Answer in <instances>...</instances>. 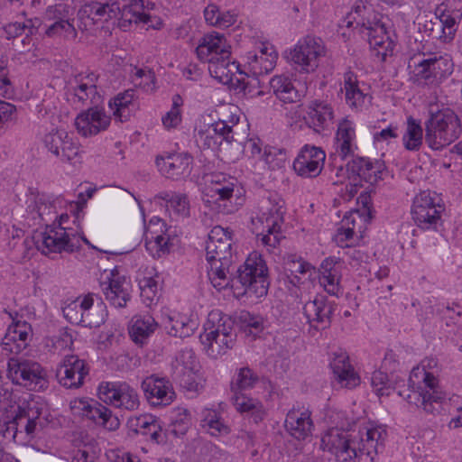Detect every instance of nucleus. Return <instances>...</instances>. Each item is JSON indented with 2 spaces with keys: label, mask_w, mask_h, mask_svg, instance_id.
Instances as JSON below:
<instances>
[{
  "label": "nucleus",
  "mask_w": 462,
  "mask_h": 462,
  "mask_svg": "<svg viewBox=\"0 0 462 462\" xmlns=\"http://www.w3.org/2000/svg\"><path fill=\"white\" fill-rule=\"evenodd\" d=\"M196 320L186 316H169L165 323V329L170 336L185 338L190 337L197 329Z\"/></svg>",
  "instance_id": "obj_40"
},
{
  "label": "nucleus",
  "mask_w": 462,
  "mask_h": 462,
  "mask_svg": "<svg viewBox=\"0 0 462 462\" xmlns=\"http://www.w3.org/2000/svg\"><path fill=\"white\" fill-rule=\"evenodd\" d=\"M325 49L319 38L307 36L298 42L293 49L285 53V58L298 71L311 73L319 67V58Z\"/></svg>",
  "instance_id": "obj_5"
},
{
  "label": "nucleus",
  "mask_w": 462,
  "mask_h": 462,
  "mask_svg": "<svg viewBox=\"0 0 462 462\" xmlns=\"http://www.w3.org/2000/svg\"><path fill=\"white\" fill-rule=\"evenodd\" d=\"M193 158L189 153H169L156 157L159 171L168 179L180 180L189 176Z\"/></svg>",
  "instance_id": "obj_19"
},
{
  "label": "nucleus",
  "mask_w": 462,
  "mask_h": 462,
  "mask_svg": "<svg viewBox=\"0 0 462 462\" xmlns=\"http://www.w3.org/2000/svg\"><path fill=\"white\" fill-rule=\"evenodd\" d=\"M208 127L215 135H218L220 137L219 139L222 144L224 142L226 143H243L242 137L238 135L239 126L237 124L230 125L226 121L219 120L213 123Z\"/></svg>",
  "instance_id": "obj_47"
},
{
  "label": "nucleus",
  "mask_w": 462,
  "mask_h": 462,
  "mask_svg": "<svg viewBox=\"0 0 462 462\" xmlns=\"http://www.w3.org/2000/svg\"><path fill=\"white\" fill-rule=\"evenodd\" d=\"M265 52L262 51L261 54H254L253 60L250 63L254 73H268L273 70L275 66L277 53L274 51H270L268 56H264Z\"/></svg>",
  "instance_id": "obj_54"
},
{
  "label": "nucleus",
  "mask_w": 462,
  "mask_h": 462,
  "mask_svg": "<svg viewBox=\"0 0 462 462\" xmlns=\"http://www.w3.org/2000/svg\"><path fill=\"white\" fill-rule=\"evenodd\" d=\"M141 387L152 406L169 405L175 398L172 384L166 377L152 374L143 380Z\"/></svg>",
  "instance_id": "obj_18"
},
{
  "label": "nucleus",
  "mask_w": 462,
  "mask_h": 462,
  "mask_svg": "<svg viewBox=\"0 0 462 462\" xmlns=\"http://www.w3.org/2000/svg\"><path fill=\"white\" fill-rule=\"evenodd\" d=\"M40 416V411L38 408L32 407L30 404H26L23 406L19 405L17 407V411H15V415L13 418V420L10 423L13 425V428L17 430V426L22 423L23 420H26V424L24 426L25 432L30 435L32 434L36 428V420Z\"/></svg>",
  "instance_id": "obj_44"
},
{
  "label": "nucleus",
  "mask_w": 462,
  "mask_h": 462,
  "mask_svg": "<svg viewBox=\"0 0 462 462\" xmlns=\"http://www.w3.org/2000/svg\"><path fill=\"white\" fill-rule=\"evenodd\" d=\"M325 152L318 146L304 145L293 162V170L303 178L319 176L324 167Z\"/></svg>",
  "instance_id": "obj_14"
},
{
  "label": "nucleus",
  "mask_w": 462,
  "mask_h": 462,
  "mask_svg": "<svg viewBox=\"0 0 462 462\" xmlns=\"http://www.w3.org/2000/svg\"><path fill=\"white\" fill-rule=\"evenodd\" d=\"M336 306L335 301L327 296L317 295L304 304L303 312L311 327L318 330L325 329L331 324Z\"/></svg>",
  "instance_id": "obj_15"
},
{
  "label": "nucleus",
  "mask_w": 462,
  "mask_h": 462,
  "mask_svg": "<svg viewBox=\"0 0 462 462\" xmlns=\"http://www.w3.org/2000/svg\"><path fill=\"white\" fill-rule=\"evenodd\" d=\"M165 226V223L160 219H152L147 227L145 236V247L153 257H161L162 254L169 253V236L162 232V228Z\"/></svg>",
  "instance_id": "obj_28"
},
{
  "label": "nucleus",
  "mask_w": 462,
  "mask_h": 462,
  "mask_svg": "<svg viewBox=\"0 0 462 462\" xmlns=\"http://www.w3.org/2000/svg\"><path fill=\"white\" fill-rule=\"evenodd\" d=\"M129 428L137 434L150 436L151 440L157 444L165 441L162 433V427L151 415H141L129 420Z\"/></svg>",
  "instance_id": "obj_33"
},
{
  "label": "nucleus",
  "mask_w": 462,
  "mask_h": 462,
  "mask_svg": "<svg viewBox=\"0 0 462 462\" xmlns=\"http://www.w3.org/2000/svg\"><path fill=\"white\" fill-rule=\"evenodd\" d=\"M79 14L91 17L93 20L97 18L107 21L119 16L120 5L112 0L106 3L89 1L82 5L79 10Z\"/></svg>",
  "instance_id": "obj_34"
},
{
  "label": "nucleus",
  "mask_w": 462,
  "mask_h": 462,
  "mask_svg": "<svg viewBox=\"0 0 462 462\" xmlns=\"http://www.w3.org/2000/svg\"><path fill=\"white\" fill-rule=\"evenodd\" d=\"M124 2L125 4L120 6V27L125 29L133 23H146L149 21L150 15L146 13L149 7L144 6L143 0H124Z\"/></svg>",
  "instance_id": "obj_30"
},
{
  "label": "nucleus",
  "mask_w": 462,
  "mask_h": 462,
  "mask_svg": "<svg viewBox=\"0 0 462 462\" xmlns=\"http://www.w3.org/2000/svg\"><path fill=\"white\" fill-rule=\"evenodd\" d=\"M371 383L378 395L390 394V383L388 374L383 371H374L371 377Z\"/></svg>",
  "instance_id": "obj_59"
},
{
  "label": "nucleus",
  "mask_w": 462,
  "mask_h": 462,
  "mask_svg": "<svg viewBox=\"0 0 462 462\" xmlns=\"http://www.w3.org/2000/svg\"><path fill=\"white\" fill-rule=\"evenodd\" d=\"M134 98V90L128 89L124 93H119L113 100L109 102V106L113 110V115L121 122L128 119L130 116L129 106L132 105Z\"/></svg>",
  "instance_id": "obj_48"
},
{
  "label": "nucleus",
  "mask_w": 462,
  "mask_h": 462,
  "mask_svg": "<svg viewBox=\"0 0 462 462\" xmlns=\"http://www.w3.org/2000/svg\"><path fill=\"white\" fill-rule=\"evenodd\" d=\"M98 397L108 405L127 411H134L140 404L137 392L125 383H101Z\"/></svg>",
  "instance_id": "obj_7"
},
{
  "label": "nucleus",
  "mask_w": 462,
  "mask_h": 462,
  "mask_svg": "<svg viewBox=\"0 0 462 462\" xmlns=\"http://www.w3.org/2000/svg\"><path fill=\"white\" fill-rule=\"evenodd\" d=\"M346 353L335 354L330 366L338 382L347 388H353L359 384L360 379L354 368L349 364Z\"/></svg>",
  "instance_id": "obj_29"
},
{
  "label": "nucleus",
  "mask_w": 462,
  "mask_h": 462,
  "mask_svg": "<svg viewBox=\"0 0 462 462\" xmlns=\"http://www.w3.org/2000/svg\"><path fill=\"white\" fill-rule=\"evenodd\" d=\"M423 140V129L417 120L410 116L407 119L406 131L402 136L403 145L408 151H419Z\"/></svg>",
  "instance_id": "obj_45"
},
{
  "label": "nucleus",
  "mask_w": 462,
  "mask_h": 462,
  "mask_svg": "<svg viewBox=\"0 0 462 462\" xmlns=\"http://www.w3.org/2000/svg\"><path fill=\"white\" fill-rule=\"evenodd\" d=\"M236 69H238L236 63L230 61V56L225 57V55H221L217 60L208 65L210 75L223 84L232 80V75Z\"/></svg>",
  "instance_id": "obj_41"
},
{
  "label": "nucleus",
  "mask_w": 462,
  "mask_h": 462,
  "mask_svg": "<svg viewBox=\"0 0 462 462\" xmlns=\"http://www.w3.org/2000/svg\"><path fill=\"white\" fill-rule=\"evenodd\" d=\"M413 64V73L418 79H424L431 83L436 79L447 77L452 71L450 60L442 56L430 55L413 57L411 60Z\"/></svg>",
  "instance_id": "obj_12"
},
{
  "label": "nucleus",
  "mask_w": 462,
  "mask_h": 462,
  "mask_svg": "<svg viewBox=\"0 0 462 462\" xmlns=\"http://www.w3.org/2000/svg\"><path fill=\"white\" fill-rule=\"evenodd\" d=\"M258 376L248 367L241 368L234 382L231 383L232 392H243L253 388L257 383Z\"/></svg>",
  "instance_id": "obj_53"
},
{
  "label": "nucleus",
  "mask_w": 462,
  "mask_h": 462,
  "mask_svg": "<svg viewBox=\"0 0 462 462\" xmlns=\"http://www.w3.org/2000/svg\"><path fill=\"white\" fill-rule=\"evenodd\" d=\"M424 125L425 142L430 149L436 151L454 143L462 133L460 118L449 108L430 113Z\"/></svg>",
  "instance_id": "obj_2"
},
{
  "label": "nucleus",
  "mask_w": 462,
  "mask_h": 462,
  "mask_svg": "<svg viewBox=\"0 0 462 462\" xmlns=\"http://www.w3.org/2000/svg\"><path fill=\"white\" fill-rule=\"evenodd\" d=\"M462 14L459 11L453 12L452 14H443L440 17L442 23V32L446 39L451 40L456 32L457 20H460Z\"/></svg>",
  "instance_id": "obj_61"
},
{
  "label": "nucleus",
  "mask_w": 462,
  "mask_h": 462,
  "mask_svg": "<svg viewBox=\"0 0 462 462\" xmlns=\"http://www.w3.org/2000/svg\"><path fill=\"white\" fill-rule=\"evenodd\" d=\"M182 357L190 359L189 365H185L184 372L180 379V385L189 392H199L202 388L199 376L194 372L196 368V357L191 350L183 352Z\"/></svg>",
  "instance_id": "obj_43"
},
{
  "label": "nucleus",
  "mask_w": 462,
  "mask_h": 462,
  "mask_svg": "<svg viewBox=\"0 0 462 462\" xmlns=\"http://www.w3.org/2000/svg\"><path fill=\"white\" fill-rule=\"evenodd\" d=\"M84 303H87V305L83 310L82 326L86 328L100 327L107 316L104 303L99 301L95 304L93 294L91 293L84 297Z\"/></svg>",
  "instance_id": "obj_37"
},
{
  "label": "nucleus",
  "mask_w": 462,
  "mask_h": 462,
  "mask_svg": "<svg viewBox=\"0 0 462 462\" xmlns=\"http://www.w3.org/2000/svg\"><path fill=\"white\" fill-rule=\"evenodd\" d=\"M344 88L347 104L351 107H361L366 96L360 90L357 77L354 72L349 70L344 74Z\"/></svg>",
  "instance_id": "obj_42"
},
{
  "label": "nucleus",
  "mask_w": 462,
  "mask_h": 462,
  "mask_svg": "<svg viewBox=\"0 0 462 462\" xmlns=\"http://www.w3.org/2000/svg\"><path fill=\"white\" fill-rule=\"evenodd\" d=\"M75 126L79 134L84 137L93 136L98 134V129L97 125H95L94 120L90 119L88 109L78 115L75 119Z\"/></svg>",
  "instance_id": "obj_56"
},
{
  "label": "nucleus",
  "mask_w": 462,
  "mask_h": 462,
  "mask_svg": "<svg viewBox=\"0 0 462 462\" xmlns=\"http://www.w3.org/2000/svg\"><path fill=\"white\" fill-rule=\"evenodd\" d=\"M198 58L208 64L217 60L221 55L229 57L231 54L230 46L223 34L212 32L205 34L196 48Z\"/></svg>",
  "instance_id": "obj_21"
},
{
  "label": "nucleus",
  "mask_w": 462,
  "mask_h": 462,
  "mask_svg": "<svg viewBox=\"0 0 462 462\" xmlns=\"http://www.w3.org/2000/svg\"><path fill=\"white\" fill-rule=\"evenodd\" d=\"M26 213L35 224L49 222L57 218V204L60 199L53 196L30 188L25 196Z\"/></svg>",
  "instance_id": "obj_10"
},
{
  "label": "nucleus",
  "mask_w": 462,
  "mask_h": 462,
  "mask_svg": "<svg viewBox=\"0 0 462 462\" xmlns=\"http://www.w3.org/2000/svg\"><path fill=\"white\" fill-rule=\"evenodd\" d=\"M182 105V98L180 95H174L172 97V107L162 117V124L165 127H176L181 121L180 106Z\"/></svg>",
  "instance_id": "obj_57"
},
{
  "label": "nucleus",
  "mask_w": 462,
  "mask_h": 462,
  "mask_svg": "<svg viewBox=\"0 0 462 462\" xmlns=\"http://www.w3.org/2000/svg\"><path fill=\"white\" fill-rule=\"evenodd\" d=\"M334 455L337 462H356L355 459L359 456L356 446V439L346 444V448L336 451Z\"/></svg>",
  "instance_id": "obj_64"
},
{
  "label": "nucleus",
  "mask_w": 462,
  "mask_h": 462,
  "mask_svg": "<svg viewBox=\"0 0 462 462\" xmlns=\"http://www.w3.org/2000/svg\"><path fill=\"white\" fill-rule=\"evenodd\" d=\"M442 207L434 201L430 192L419 193L411 208L412 219L422 229H435L440 219Z\"/></svg>",
  "instance_id": "obj_13"
},
{
  "label": "nucleus",
  "mask_w": 462,
  "mask_h": 462,
  "mask_svg": "<svg viewBox=\"0 0 462 462\" xmlns=\"http://www.w3.org/2000/svg\"><path fill=\"white\" fill-rule=\"evenodd\" d=\"M199 339L207 354L212 358L226 354L232 349L236 341V333L231 319L221 318L217 325L205 328Z\"/></svg>",
  "instance_id": "obj_4"
},
{
  "label": "nucleus",
  "mask_w": 462,
  "mask_h": 462,
  "mask_svg": "<svg viewBox=\"0 0 462 462\" xmlns=\"http://www.w3.org/2000/svg\"><path fill=\"white\" fill-rule=\"evenodd\" d=\"M139 287L141 291L140 295L144 304L151 306L158 300L159 285L154 278L143 277L139 282Z\"/></svg>",
  "instance_id": "obj_52"
},
{
  "label": "nucleus",
  "mask_w": 462,
  "mask_h": 462,
  "mask_svg": "<svg viewBox=\"0 0 462 462\" xmlns=\"http://www.w3.org/2000/svg\"><path fill=\"white\" fill-rule=\"evenodd\" d=\"M190 426V414L187 409H178L175 416L172 418L171 422L164 432V436H173L179 438L188 431Z\"/></svg>",
  "instance_id": "obj_50"
},
{
  "label": "nucleus",
  "mask_w": 462,
  "mask_h": 462,
  "mask_svg": "<svg viewBox=\"0 0 462 462\" xmlns=\"http://www.w3.org/2000/svg\"><path fill=\"white\" fill-rule=\"evenodd\" d=\"M319 282L330 294L336 295L339 290V278L332 260L326 259L321 263V275Z\"/></svg>",
  "instance_id": "obj_49"
},
{
  "label": "nucleus",
  "mask_w": 462,
  "mask_h": 462,
  "mask_svg": "<svg viewBox=\"0 0 462 462\" xmlns=\"http://www.w3.org/2000/svg\"><path fill=\"white\" fill-rule=\"evenodd\" d=\"M385 437L386 430L381 426L367 429L359 440H356L359 456L365 455L374 462V457L383 450Z\"/></svg>",
  "instance_id": "obj_27"
},
{
  "label": "nucleus",
  "mask_w": 462,
  "mask_h": 462,
  "mask_svg": "<svg viewBox=\"0 0 462 462\" xmlns=\"http://www.w3.org/2000/svg\"><path fill=\"white\" fill-rule=\"evenodd\" d=\"M206 259L209 263L208 277L218 291L241 284L242 294L262 298L267 294L268 268L262 255L256 252L249 254L243 265L233 275L232 233L228 228L214 226L206 242Z\"/></svg>",
  "instance_id": "obj_1"
},
{
  "label": "nucleus",
  "mask_w": 462,
  "mask_h": 462,
  "mask_svg": "<svg viewBox=\"0 0 462 462\" xmlns=\"http://www.w3.org/2000/svg\"><path fill=\"white\" fill-rule=\"evenodd\" d=\"M283 215L282 204L266 200L261 206L259 212L251 217L252 232L261 236L263 245L274 248L279 244Z\"/></svg>",
  "instance_id": "obj_3"
},
{
  "label": "nucleus",
  "mask_w": 462,
  "mask_h": 462,
  "mask_svg": "<svg viewBox=\"0 0 462 462\" xmlns=\"http://www.w3.org/2000/svg\"><path fill=\"white\" fill-rule=\"evenodd\" d=\"M43 143L48 151L62 162L71 164L81 163L82 151L79 144L74 142L65 130H51L44 136Z\"/></svg>",
  "instance_id": "obj_9"
},
{
  "label": "nucleus",
  "mask_w": 462,
  "mask_h": 462,
  "mask_svg": "<svg viewBox=\"0 0 462 462\" xmlns=\"http://www.w3.org/2000/svg\"><path fill=\"white\" fill-rule=\"evenodd\" d=\"M90 119L94 120L95 125L98 129V134L102 131H106L111 123V117L106 114L103 109H99L97 106H91L88 108Z\"/></svg>",
  "instance_id": "obj_62"
},
{
  "label": "nucleus",
  "mask_w": 462,
  "mask_h": 462,
  "mask_svg": "<svg viewBox=\"0 0 462 462\" xmlns=\"http://www.w3.org/2000/svg\"><path fill=\"white\" fill-rule=\"evenodd\" d=\"M71 409H77L82 416L101 424L109 430H115L120 425L118 418L100 403L90 404L88 401L79 400L73 402Z\"/></svg>",
  "instance_id": "obj_22"
},
{
  "label": "nucleus",
  "mask_w": 462,
  "mask_h": 462,
  "mask_svg": "<svg viewBox=\"0 0 462 462\" xmlns=\"http://www.w3.org/2000/svg\"><path fill=\"white\" fill-rule=\"evenodd\" d=\"M157 328L158 324L152 316H135L132 319L129 335L136 345L143 346Z\"/></svg>",
  "instance_id": "obj_31"
},
{
  "label": "nucleus",
  "mask_w": 462,
  "mask_h": 462,
  "mask_svg": "<svg viewBox=\"0 0 462 462\" xmlns=\"http://www.w3.org/2000/svg\"><path fill=\"white\" fill-rule=\"evenodd\" d=\"M8 372L13 382L24 386L38 384L45 376L44 370L39 363L23 357L10 358Z\"/></svg>",
  "instance_id": "obj_16"
},
{
  "label": "nucleus",
  "mask_w": 462,
  "mask_h": 462,
  "mask_svg": "<svg viewBox=\"0 0 462 462\" xmlns=\"http://www.w3.org/2000/svg\"><path fill=\"white\" fill-rule=\"evenodd\" d=\"M53 13L58 14L60 16L54 14V17L58 18V21L48 27L46 34L49 37H52L63 33L66 38L75 39L77 37V31L74 25L69 23L67 15L63 14V13H68L67 6L58 5L54 7Z\"/></svg>",
  "instance_id": "obj_39"
},
{
  "label": "nucleus",
  "mask_w": 462,
  "mask_h": 462,
  "mask_svg": "<svg viewBox=\"0 0 462 462\" xmlns=\"http://www.w3.org/2000/svg\"><path fill=\"white\" fill-rule=\"evenodd\" d=\"M270 87L274 95L284 103H295L300 100V94L291 79L285 75H276L270 80Z\"/></svg>",
  "instance_id": "obj_36"
},
{
  "label": "nucleus",
  "mask_w": 462,
  "mask_h": 462,
  "mask_svg": "<svg viewBox=\"0 0 462 462\" xmlns=\"http://www.w3.org/2000/svg\"><path fill=\"white\" fill-rule=\"evenodd\" d=\"M106 196L114 202L121 205L132 206L137 202L133 193L120 187L110 188L106 192Z\"/></svg>",
  "instance_id": "obj_58"
},
{
  "label": "nucleus",
  "mask_w": 462,
  "mask_h": 462,
  "mask_svg": "<svg viewBox=\"0 0 462 462\" xmlns=\"http://www.w3.org/2000/svg\"><path fill=\"white\" fill-rule=\"evenodd\" d=\"M347 171L356 174L360 180L370 185H375L384 179L387 174L384 162L382 161H371L363 157H356L346 164Z\"/></svg>",
  "instance_id": "obj_23"
},
{
  "label": "nucleus",
  "mask_w": 462,
  "mask_h": 462,
  "mask_svg": "<svg viewBox=\"0 0 462 462\" xmlns=\"http://www.w3.org/2000/svg\"><path fill=\"white\" fill-rule=\"evenodd\" d=\"M88 367L86 362L79 356L71 355L63 359L57 368L56 376L60 384L68 389L79 388L84 383V378L88 374Z\"/></svg>",
  "instance_id": "obj_17"
},
{
  "label": "nucleus",
  "mask_w": 462,
  "mask_h": 462,
  "mask_svg": "<svg viewBox=\"0 0 462 462\" xmlns=\"http://www.w3.org/2000/svg\"><path fill=\"white\" fill-rule=\"evenodd\" d=\"M284 427L291 437L299 440L307 439L311 435L314 427L311 412L309 410L290 411L286 415Z\"/></svg>",
  "instance_id": "obj_26"
},
{
  "label": "nucleus",
  "mask_w": 462,
  "mask_h": 462,
  "mask_svg": "<svg viewBox=\"0 0 462 462\" xmlns=\"http://www.w3.org/2000/svg\"><path fill=\"white\" fill-rule=\"evenodd\" d=\"M201 426L207 429L212 436L227 434L228 427L220 420V416L214 410L205 409L202 411Z\"/></svg>",
  "instance_id": "obj_51"
},
{
  "label": "nucleus",
  "mask_w": 462,
  "mask_h": 462,
  "mask_svg": "<svg viewBox=\"0 0 462 462\" xmlns=\"http://www.w3.org/2000/svg\"><path fill=\"white\" fill-rule=\"evenodd\" d=\"M423 383L424 387L409 390V393L404 398L409 403L421 408L426 413L439 412L446 394L440 390L439 382L432 374L425 372Z\"/></svg>",
  "instance_id": "obj_6"
},
{
  "label": "nucleus",
  "mask_w": 462,
  "mask_h": 462,
  "mask_svg": "<svg viewBox=\"0 0 462 462\" xmlns=\"http://www.w3.org/2000/svg\"><path fill=\"white\" fill-rule=\"evenodd\" d=\"M356 137L354 124L348 119H343L337 125L336 140L337 152L342 159L352 154L353 141Z\"/></svg>",
  "instance_id": "obj_38"
},
{
  "label": "nucleus",
  "mask_w": 462,
  "mask_h": 462,
  "mask_svg": "<svg viewBox=\"0 0 462 462\" xmlns=\"http://www.w3.org/2000/svg\"><path fill=\"white\" fill-rule=\"evenodd\" d=\"M86 305L87 303H84V298L81 300L80 298H78L77 300L69 303L65 308H63V315L71 324L82 326L83 310L86 308Z\"/></svg>",
  "instance_id": "obj_55"
},
{
  "label": "nucleus",
  "mask_w": 462,
  "mask_h": 462,
  "mask_svg": "<svg viewBox=\"0 0 462 462\" xmlns=\"http://www.w3.org/2000/svg\"><path fill=\"white\" fill-rule=\"evenodd\" d=\"M170 208L181 217L189 216V201L186 194L179 193L177 196H173Z\"/></svg>",
  "instance_id": "obj_63"
},
{
  "label": "nucleus",
  "mask_w": 462,
  "mask_h": 462,
  "mask_svg": "<svg viewBox=\"0 0 462 462\" xmlns=\"http://www.w3.org/2000/svg\"><path fill=\"white\" fill-rule=\"evenodd\" d=\"M36 244L39 249L42 250L44 254L49 253H72L80 247V240L89 244L85 237H79L75 234H69L65 228H51L40 235Z\"/></svg>",
  "instance_id": "obj_11"
},
{
  "label": "nucleus",
  "mask_w": 462,
  "mask_h": 462,
  "mask_svg": "<svg viewBox=\"0 0 462 462\" xmlns=\"http://www.w3.org/2000/svg\"><path fill=\"white\" fill-rule=\"evenodd\" d=\"M361 32L367 37L374 55L380 58L382 61H384L388 55H392L394 43L387 34L383 24L380 23H375L373 25L363 23Z\"/></svg>",
  "instance_id": "obj_24"
},
{
  "label": "nucleus",
  "mask_w": 462,
  "mask_h": 462,
  "mask_svg": "<svg viewBox=\"0 0 462 462\" xmlns=\"http://www.w3.org/2000/svg\"><path fill=\"white\" fill-rule=\"evenodd\" d=\"M129 282L116 269L110 272L108 283L103 288L106 300L116 308H123L130 300Z\"/></svg>",
  "instance_id": "obj_25"
},
{
  "label": "nucleus",
  "mask_w": 462,
  "mask_h": 462,
  "mask_svg": "<svg viewBox=\"0 0 462 462\" xmlns=\"http://www.w3.org/2000/svg\"><path fill=\"white\" fill-rule=\"evenodd\" d=\"M220 137L215 135L209 127L206 130H200L197 135V143L200 144L203 149L217 150L222 143H220Z\"/></svg>",
  "instance_id": "obj_60"
},
{
  "label": "nucleus",
  "mask_w": 462,
  "mask_h": 462,
  "mask_svg": "<svg viewBox=\"0 0 462 462\" xmlns=\"http://www.w3.org/2000/svg\"><path fill=\"white\" fill-rule=\"evenodd\" d=\"M98 76L95 73L79 74L75 77V85L67 90V99L76 106H97L102 102V97L97 91Z\"/></svg>",
  "instance_id": "obj_8"
},
{
  "label": "nucleus",
  "mask_w": 462,
  "mask_h": 462,
  "mask_svg": "<svg viewBox=\"0 0 462 462\" xmlns=\"http://www.w3.org/2000/svg\"><path fill=\"white\" fill-rule=\"evenodd\" d=\"M232 402L241 413H247L255 424L261 422L265 417V411L262 402L248 397L243 392H233Z\"/></svg>",
  "instance_id": "obj_35"
},
{
  "label": "nucleus",
  "mask_w": 462,
  "mask_h": 462,
  "mask_svg": "<svg viewBox=\"0 0 462 462\" xmlns=\"http://www.w3.org/2000/svg\"><path fill=\"white\" fill-rule=\"evenodd\" d=\"M9 316L13 319V323L8 327L3 338L2 346L5 351L10 354H19L29 345L32 337L31 325L26 321H16L17 312L14 313V316L9 313Z\"/></svg>",
  "instance_id": "obj_20"
},
{
  "label": "nucleus",
  "mask_w": 462,
  "mask_h": 462,
  "mask_svg": "<svg viewBox=\"0 0 462 462\" xmlns=\"http://www.w3.org/2000/svg\"><path fill=\"white\" fill-rule=\"evenodd\" d=\"M333 109L331 106L320 100H312L308 106L307 116L304 117L310 126L324 129L328 122L333 119Z\"/></svg>",
  "instance_id": "obj_32"
},
{
  "label": "nucleus",
  "mask_w": 462,
  "mask_h": 462,
  "mask_svg": "<svg viewBox=\"0 0 462 462\" xmlns=\"http://www.w3.org/2000/svg\"><path fill=\"white\" fill-rule=\"evenodd\" d=\"M352 440L346 432L337 428H332L322 437L321 447L334 454L338 449L346 448V444Z\"/></svg>",
  "instance_id": "obj_46"
}]
</instances>
